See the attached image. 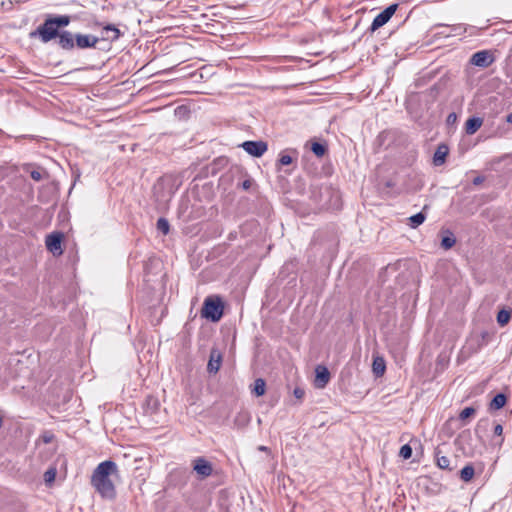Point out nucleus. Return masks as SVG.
<instances>
[{"mask_svg":"<svg viewBox=\"0 0 512 512\" xmlns=\"http://www.w3.org/2000/svg\"><path fill=\"white\" fill-rule=\"evenodd\" d=\"M222 355L217 349H212L207 365L209 373H217L221 367Z\"/></svg>","mask_w":512,"mask_h":512,"instance_id":"11","label":"nucleus"},{"mask_svg":"<svg viewBox=\"0 0 512 512\" xmlns=\"http://www.w3.org/2000/svg\"><path fill=\"white\" fill-rule=\"evenodd\" d=\"M493 54L488 50H481L474 53L470 59V63L477 67L487 68L494 62Z\"/></svg>","mask_w":512,"mask_h":512,"instance_id":"8","label":"nucleus"},{"mask_svg":"<svg viewBox=\"0 0 512 512\" xmlns=\"http://www.w3.org/2000/svg\"><path fill=\"white\" fill-rule=\"evenodd\" d=\"M278 163L280 165H289L292 163V157L288 154H280L279 156V159H278Z\"/></svg>","mask_w":512,"mask_h":512,"instance_id":"28","label":"nucleus"},{"mask_svg":"<svg viewBox=\"0 0 512 512\" xmlns=\"http://www.w3.org/2000/svg\"><path fill=\"white\" fill-rule=\"evenodd\" d=\"M241 148L249 155L261 157L268 149V145L264 141H245L240 145Z\"/></svg>","mask_w":512,"mask_h":512,"instance_id":"7","label":"nucleus"},{"mask_svg":"<svg viewBox=\"0 0 512 512\" xmlns=\"http://www.w3.org/2000/svg\"><path fill=\"white\" fill-rule=\"evenodd\" d=\"M120 35V30L116 26L108 24L103 27L102 36L99 38L100 40L116 41L119 39Z\"/></svg>","mask_w":512,"mask_h":512,"instance_id":"12","label":"nucleus"},{"mask_svg":"<svg viewBox=\"0 0 512 512\" xmlns=\"http://www.w3.org/2000/svg\"><path fill=\"white\" fill-rule=\"evenodd\" d=\"M474 414H475V409L473 407H466L460 412L459 419L465 420Z\"/></svg>","mask_w":512,"mask_h":512,"instance_id":"26","label":"nucleus"},{"mask_svg":"<svg viewBox=\"0 0 512 512\" xmlns=\"http://www.w3.org/2000/svg\"><path fill=\"white\" fill-rule=\"evenodd\" d=\"M455 242H456L455 237L453 236L452 233H450L448 236H445L442 238L441 246L447 250V249L452 248L455 245Z\"/></svg>","mask_w":512,"mask_h":512,"instance_id":"22","label":"nucleus"},{"mask_svg":"<svg viewBox=\"0 0 512 512\" xmlns=\"http://www.w3.org/2000/svg\"><path fill=\"white\" fill-rule=\"evenodd\" d=\"M117 472V465L111 460L101 462L93 471L91 484L103 498L113 499L115 497V486L110 476Z\"/></svg>","mask_w":512,"mask_h":512,"instance_id":"1","label":"nucleus"},{"mask_svg":"<svg viewBox=\"0 0 512 512\" xmlns=\"http://www.w3.org/2000/svg\"><path fill=\"white\" fill-rule=\"evenodd\" d=\"M503 441H504V439L500 438L499 445H501L503 443Z\"/></svg>","mask_w":512,"mask_h":512,"instance_id":"39","label":"nucleus"},{"mask_svg":"<svg viewBox=\"0 0 512 512\" xmlns=\"http://www.w3.org/2000/svg\"><path fill=\"white\" fill-rule=\"evenodd\" d=\"M193 468L196 471V473L202 478L209 477L213 471L212 465L210 464V462H208L206 459H204L202 457L197 458L194 461Z\"/></svg>","mask_w":512,"mask_h":512,"instance_id":"9","label":"nucleus"},{"mask_svg":"<svg viewBox=\"0 0 512 512\" xmlns=\"http://www.w3.org/2000/svg\"><path fill=\"white\" fill-rule=\"evenodd\" d=\"M453 117L455 118V114H449V117H448V118H449L450 120H453Z\"/></svg>","mask_w":512,"mask_h":512,"instance_id":"36","label":"nucleus"},{"mask_svg":"<svg viewBox=\"0 0 512 512\" xmlns=\"http://www.w3.org/2000/svg\"><path fill=\"white\" fill-rule=\"evenodd\" d=\"M483 124V121L479 117H471L466 121L465 129L469 135L474 134Z\"/></svg>","mask_w":512,"mask_h":512,"instance_id":"14","label":"nucleus"},{"mask_svg":"<svg viewBox=\"0 0 512 512\" xmlns=\"http://www.w3.org/2000/svg\"><path fill=\"white\" fill-rule=\"evenodd\" d=\"M202 315L212 320L213 322L219 321L223 315V304L220 298L213 299L208 297L204 301Z\"/></svg>","mask_w":512,"mask_h":512,"instance_id":"4","label":"nucleus"},{"mask_svg":"<svg viewBox=\"0 0 512 512\" xmlns=\"http://www.w3.org/2000/svg\"><path fill=\"white\" fill-rule=\"evenodd\" d=\"M425 219V214L423 212H419L409 218V225L412 228H417L425 221Z\"/></svg>","mask_w":512,"mask_h":512,"instance_id":"21","label":"nucleus"},{"mask_svg":"<svg viewBox=\"0 0 512 512\" xmlns=\"http://www.w3.org/2000/svg\"><path fill=\"white\" fill-rule=\"evenodd\" d=\"M62 238L63 234L60 232L49 234L46 237L45 244L47 250L51 252L54 256H60L63 253Z\"/></svg>","mask_w":512,"mask_h":512,"instance_id":"6","label":"nucleus"},{"mask_svg":"<svg viewBox=\"0 0 512 512\" xmlns=\"http://www.w3.org/2000/svg\"><path fill=\"white\" fill-rule=\"evenodd\" d=\"M243 186H244V188H248L249 187V183L246 181V182H244Z\"/></svg>","mask_w":512,"mask_h":512,"instance_id":"37","label":"nucleus"},{"mask_svg":"<svg viewBox=\"0 0 512 512\" xmlns=\"http://www.w3.org/2000/svg\"><path fill=\"white\" fill-rule=\"evenodd\" d=\"M449 149L446 145L441 144L437 147L434 156L433 163L435 166H441L445 163L446 156L448 155Z\"/></svg>","mask_w":512,"mask_h":512,"instance_id":"13","label":"nucleus"},{"mask_svg":"<svg viewBox=\"0 0 512 512\" xmlns=\"http://www.w3.org/2000/svg\"><path fill=\"white\" fill-rule=\"evenodd\" d=\"M506 121H507L508 123L512 124V112H511V113H509V114L507 115V117H506Z\"/></svg>","mask_w":512,"mask_h":512,"instance_id":"32","label":"nucleus"},{"mask_svg":"<svg viewBox=\"0 0 512 512\" xmlns=\"http://www.w3.org/2000/svg\"><path fill=\"white\" fill-rule=\"evenodd\" d=\"M260 451H267L268 448L266 446H259L258 448Z\"/></svg>","mask_w":512,"mask_h":512,"instance_id":"34","label":"nucleus"},{"mask_svg":"<svg viewBox=\"0 0 512 512\" xmlns=\"http://www.w3.org/2000/svg\"><path fill=\"white\" fill-rule=\"evenodd\" d=\"M511 318V310L502 309L497 314V322L500 326H505Z\"/></svg>","mask_w":512,"mask_h":512,"instance_id":"20","label":"nucleus"},{"mask_svg":"<svg viewBox=\"0 0 512 512\" xmlns=\"http://www.w3.org/2000/svg\"><path fill=\"white\" fill-rule=\"evenodd\" d=\"M399 455L403 459H409L412 456V448L409 444H405L400 448Z\"/></svg>","mask_w":512,"mask_h":512,"instance_id":"25","label":"nucleus"},{"mask_svg":"<svg viewBox=\"0 0 512 512\" xmlns=\"http://www.w3.org/2000/svg\"><path fill=\"white\" fill-rule=\"evenodd\" d=\"M56 477V470L54 468L48 469L44 474V480L46 483H52Z\"/></svg>","mask_w":512,"mask_h":512,"instance_id":"27","label":"nucleus"},{"mask_svg":"<svg viewBox=\"0 0 512 512\" xmlns=\"http://www.w3.org/2000/svg\"><path fill=\"white\" fill-rule=\"evenodd\" d=\"M265 391H266V383H265L264 379L257 378L254 381L253 393L256 396H262L265 394Z\"/></svg>","mask_w":512,"mask_h":512,"instance_id":"18","label":"nucleus"},{"mask_svg":"<svg viewBox=\"0 0 512 512\" xmlns=\"http://www.w3.org/2000/svg\"><path fill=\"white\" fill-rule=\"evenodd\" d=\"M474 474H475V470H474L473 465L468 464L461 469L460 478L464 482H470L473 479Z\"/></svg>","mask_w":512,"mask_h":512,"instance_id":"17","label":"nucleus"},{"mask_svg":"<svg viewBox=\"0 0 512 512\" xmlns=\"http://www.w3.org/2000/svg\"><path fill=\"white\" fill-rule=\"evenodd\" d=\"M311 150L318 157H322L326 152L325 146L318 142L312 144Z\"/></svg>","mask_w":512,"mask_h":512,"instance_id":"24","label":"nucleus"},{"mask_svg":"<svg viewBox=\"0 0 512 512\" xmlns=\"http://www.w3.org/2000/svg\"><path fill=\"white\" fill-rule=\"evenodd\" d=\"M99 42L100 38L95 35L82 33L73 34L68 30H63L61 32L60 41H58V46L67 51H71L74 48L83 50L96 48Z\"/></svg>","mask_w":512,"mask_h":512,"instance_id":"3","label":"nucleus"},{"mask_svg":"<svg viewBox=\"0 0 512 512\" xmlns=\"http://www.w3.org/2000/svg\"><path fill=\"white\" fill-rule=\"evenodd\" d=\"M436 464L440 469L452 471V467H450V460L446 456L440 455V451L437 450L435 453Z\"/></svg>","mask_w":512,"mask_h":512,"instance_id":"16","label":"nucleus"},{"mask_svg":"<svg viewBox=\"0 0 512 512\" xmlns=\"http://www.w3.org/2000/svg\"><path fill=\"white\" fill-rule=\"evenodd\" d=\"M465 453L468 454V455H473L474 452L471 450V451H468V452H465Z\"/></svg>","mask_w":512,"mask_h":512,"instance_id":"38","label":"nucleus"},{"mask_svg":"<svg viewBox=\"0 0 512 512\" xmlns=\"http://www.w3.org/2000/svg\"><path fill=\"white\" fill-rule=\"evenodd\" d=\"M293 394L296 398L301 399V398H303L305 392L301 388H295L293 391Z\"/></svg>","mask_w":512,"mask_h":512,"instance_id":"30","label":"nucleus"},{"mask_svg":"<svg viewBox=\"0 0 512 512\" xmlns=\"http://www.w3.org/2000/svg\"><path fill=\"white\" fill-rule=\"evenodd\" d=\"M397 4H391L387 8H385L382 12H380L373 20L371 24V30L376 31L380 27L384 26L394 15L397 10Z\"/></svg>","mask_w":512,"mask_h":512,"instance_id":"5","label":"nucleus"},{"mask_svg":"<svg viewBox=\"0 0 512 512\" xmlns=\"http://www.w3.org/2000/svg\"><path fill=\"white\" fill-rule=\"evenodd\" d=\"M453 117L455 118V114H449V117H448V118H449L450 120H453Z\"/></svg>","mask_w":512,"mask_h":512,"instance_id":"35","label":"nucleus"},{"mask_svg":"<svg viewBox=\"0 0 512 512\" xmlns=\"http://www.w3.org/2000/svg\"><path fill=\"white\" fill-rule=\"evenodd\" d=\"M507 401L506 396L503 393L496 394L490 402V409L499 410L505 406Z\"/></svg>","mask_w":512,"mask_h":512,"instance_id":"15","label":"nucleus"},{"mask_svg":"<svg viewBox=\"0 0 512 512\" xmlns=\"http://www.w3.org/2000/svg\"><path fill=\"white\" fill-rule=\"evenodd\" d=\"M482 182V178L481 177H476L473 181L474 184H480Z\"/></svg>","mask_w":512,"mask_h":512,"instance_id":"33","label":"nucleus"},{"mask_svg":"<svg viewBox=\"0 0 512 512\" xmlns=\"http://www.w3.org/2000/svg\"><path fill=\"white\" fill-rule=\"evenodd\" d=\"M30 176L35 181H40L42 179V173L39 170H32Z\"/></svg>","mask_w":512,"mask_h":512,"instance_id":"29","label":"nucleus"},{"mask_svg":"<svg viewBox=\"0 0 512 512\" xmlns=\"http://www.w3.org/2000/svg\"><path fill=\"white\" fill-rule=\"evenodd\" d=\"M315 386L317 388H324L330 380V372L325 366H317L315 369Z\"/></svg>","mask_w":512,"mask_h":512,"instance_id":"10","label":"nucleus"},{"mask_svg":"<svg viewBox=\"0 0 512 512\" xmlns=\"http://www.w3.org/2000/svg\"><path fill=\"white\" fill-rule=\"evenodd\" d=\"M503 434V427L501 424H497L494 427V435L501 437Z\"/></svg>","mask_w":512,"mask_h":512,"instance_id":"31","label":"nucleus"},{"mask_svg":"<svg viewBox=\"0 0 512 512\" xmlns=\"http://www.w3.org/2000/svg\"><path fill=\"white\" fill-rule=\"evenodd\" d=\"M384 371H385V362H384L383 358L376 357L373 361V372L375 373L376 376H381V375H383Z\"/></svg>","mask_w":512,"mask_h":512,"instance_id":"19","label":"nucleus"},{"mask_svg":"<svg viewBox=\"0 0 512 512\" xmlns=\"http://www.w3.org/2000/svg\"><path fill=\"white\" fill-rule=\"evenodd\" d=\"M157 229L164 235L168 234L170 229L169 222L165 218H159L157 220Z\"/></svg>","mask_w":512,"mask_h":512,"instance_id":"23","label":"nucleus"},{"mask_svg":"<svg viewBox=\"0 0 512 512\" xmlns=\"http://www.w3.org/2000/svg\"><path fill=\"white\" fill-rule=\"evenodd\" d=\"M70 22L71 17L69 15H50L35 31L30 33V36L38 37L43 43H48L56 38L58 42L62 32L59 29L68 26Z\"/></svg>","mask_w":512,"mask_h":512,"instance_id":"2","label":"nucleus"}]
</instances>
